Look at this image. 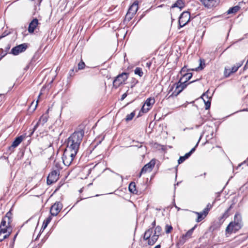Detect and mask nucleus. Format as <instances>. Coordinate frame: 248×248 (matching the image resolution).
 Returning a JSON list of instances; mask_svg holds the SVG:
<instances>
[{"label": "nucleus", "mask_w": 248, "mask_h": 248, "mask_svg": "<svg viewBox=\"0 0 248 248\" xmlns=\"http://www.w3.org/2000/svg\"><path fill=\"white\" fill-rule=\"evenodd\" d=\"M13 214L10 209L2 217L0 224V242L8 238L12 231Z\"/></svg>", "instance_id": "nucleus-1"}, {"label": "nucleus", "mask_w": 248, "mask_h": 248, "mask_svg": "<svg viewBox=\"0 0 248 248\" xmlns=\"http://www.w3.org/2000/svg\"><path fill=\"white\" fill-rule=\"evenodd\" d=\"M84 135V131L83 130L75 131L68 138L66 148L78 152Z\"/></svg>", "instance_id": "nucleus-2"}, {"label": "nucleus", "mask_w": 248, "mask_h": 248, "mask_svg": "<svg viewBox=\"0 0 248 248\" xmlns=\"http://www.w3.org/2000/svg\"><path fill=\"white\" fill-rule=\"evenodd\" d=\"M162 233L161 227L157 225L154 231L152 230V228H149L146 230L143 236V240L146 242V244L148 245L153 246Z\"/></svg>", "instance_id": "nucleus-3"}, {"label": "nucleus", "mask_w": 248, "mask_h": 248, "mask_svg": "<svg viewBox=\"0 0 248 248\" xmlns=\"http://www.w3.org/2000/svg\"><path fill=\"white\" fill-rule=\"evenodd\" d=\"M243 226L242 216L239 212H237L234 216L233 221L230 222L225 229V236L229 237L232 234L237 232Z\"/></svg>", "instance_id": "nucleus-4"}, {"label": "nucleus", "mask_w": 248, "mask_h": 248, "mask_svg": "<svg viewBox=\"0 0 248 248\" xmlns=\"http://www.w3.org/2000/svg\"><path fill=\"white\" fill-rule=\"evenodd\" d=\"M77 153V152L66 148L62 157L63 164L66 166H69L73 161Z\"/></svg>", "instance_id": "nucleus-5"}, {"label": "nucleus", "mask_w": 248, "mask_h": 248, "mask_svg": "<svg viewBox=\"0 0 248 248\" xmlns=\"http://www.w3.org/2000/svg\"><path fill=\"white\" fill-rule=\"evenodd\" d=\"M188 84H186V81H183V78H181L179 81L173 85L169 91V93L172 91L173 89L174 90L170 95L169 97L172 96H177L186 87Z\"/></svg>", "instance_id": "nucleus-6"}, {"label": "nucleus", "mask_w": 248, "mask_h": 248, "mask_svg": "<svg viewBox=\"0 0 248 248\" xmlns=\"http://www.w3.org/2000/svg\"><path fill=\"white\" fill-rule=\"evenodd\" d=\"M129 73L123 72L116 77L113 81V86L115 88H117L122 84H124L129 77Z\"/></svg>", "instance_id": "nucleus-7"}, {"label": "nucleus", "mask_w": 248, "mask_h": 248, "mask_svg": "<svg viewBox=\"0 0 248 248\" xmlns=\"http://www.w3.org/2000/svg\"><path fill=\"white\" fill-rule=\"evenodd\" d=\"M190 19V13L188 11H184L180 15L178 22L179 27L178 28L183 27L186 25Z\"/></svg>", "instance_id": "nucleus-8"}, {"label": "nucleus", "mask_w": 248, "mask_h": 248, "mask_svg": "<svg viewBox=\"0 0 248 248\" xmlns=\"http://www.w3.org/2000/svg\"><path fill=\"white\" fill-rule=\"evenodd\" d=\"M138 9L139 2L136 0L129 7L125 16V18H127L128 21H130L136 14Z\"/></svg>", "instance_id": "nucleus-9"}, {"label": "nucleus", "mask_w": 248, "mask_h": 248, "mask_svg": "<svg viewBox=\"0 0 248 248\" xmlns=\"http://www.w3.org/2000/svg\"><path fill=\"white\" fill-rule=\"evenodd\" d=\"M155 159H152L149 163L145 165L140 170L139 174L140 177L142 174L152 171L155 164Z\"/></svg>", "instance_id": "nucleus-10"}, {"label": "nucleus", "mask_w": 248, "mask_h": 248, "mask_svg": "<svg viewBox=\"0 0 248 248\" xmlns=\"http://www.w3.org/2000/svg\"><path fill=\"white\" fill-rule=\"evenodd\" d=\"M197 227V225H195L193 227L189 230L185 234L182 235L179 240L178 244L183 245L187 240L192 237L194 230Z\"/></svg>", "instance_id": "nucleus-11"}, {"label": "nucleus", "mask_w": 248, "mask_h": 248, "mask_svg": "<svg viewBox=\"0 0 248 248\" xmlns=\"http://www.w3.org/2000/svg\"><path fill=\"white\" fill-rule=\"evenodd\" d=\"M28 47V44L23 43L14 47L11 51L10 53L14 55H17L19 53L24 52Z\"/></svg>", "instance_id": "nucleus-12"}, {"label": "nucleus", "mask_w": 248, "mask_h": 248, "mask_svg": "<svg viewBox=\"0 0 248 248\" xmlns=\"http://www.w3.org/2000/svg\"><path fill=\"white\" fill-rule=\"evenodd\" d=\"M60 172L56 170H52L47 177V184L48 185H51L54 183H55L59 178Z\"/></svg>", "instance_id": "nucleus-13"}, {"label": "nucleus", "mask_w": 248, "mask_h": 248, "mask_svg": "<svg viewBox=\"0 0 248 248\" xmlns=\"http://www.w3.org/2000/svg\"><path fill=\"white\" fill-rule=\"evenodd\" d=\"M155 103V100L154 97H149L146 99L144 104L143 105L141 110L143 113H147Z\"/></svg>", "instance_id": "nucleus-14"}, {"label": "nucleus", "mask_w": 248, "mask_h": 248, "mask_svg": "<svg viewBox=\"0 0 248 248\" xmlns=\"http://www.w3.org/2000/svg\"><path fill=\"white\" fill-rule=\"evenodd\" d=\"M62 208V204L60 202H56L51 207L50 212L52 216H56Z\"/></svg>", "instance_id": "nucleus-15"}, {"label": "nucleus", "mask_w": 248, "mask_h": 248, "mask_svg": "<svg viewBox=\"0 0 248 248\" xmlns=\"http://www.w3.org/2000/svg\"><path fill=\"white\" fill-rule=\"evenodd\" d=\"M40 23L37 18H34L29 23L28 31L30 34L34 33L36 29H39Z\"/></svg>", "instance_id": "nucleus-16"}, {"label": "nucleus", "mask_w": 248, "mask_h": 248, "mask_svg": "<svg viewBox=\"0 0 248 248\" xmlns=\"http://www.w3.org/2000/svg\"><path fill=\"white\" fill-rule=\"evenodd\" d=\"M48 109L45 114H43L39 118L38 121L33 127V131H35L39 126H44L48 119Z\"/></svg>", "instance_id": "nucleus-17"}, {"label": "nucleus", "mask_w": 248, "mask_h": 248, "mask_svg": "<svg viewBox=\"0 0 248 248\" xmlns=\"http://www.w3.org/2000/svg\"><path fill=\"white\" fill-rule=\"evenodd\" d=\"M242 63H237L236 64L234 65L232 68H225L224 75L225 77H229L232 74H233L236 72L239 68H240L242 65Z\"/></svg>", "instance_id": "nucleus-18"}, {"label": "nucleus", "mask_w": 248, "mask_h": 248, "mask_svg": "<svg viewBox=\"0 0 248 248\" xmlns=\"http://www.w3.org/2000/svg\"><path fill=\"white\" fill-rule=\"evenodd\" d=\"M204 6L211 8L218 5L220 0H200Z\"/></svg>", "instance_id": "nucleus-19"}, {"label": "nucleus", "mask_w": 248, "mask_h": 248, "mask_svg": "<svg viewBox=\"0 0 248 248\" xmlns=\"http://www.w3.org/2000/svg\"><path fill=\"white\" fill-rule=\"evenodd\" d=\"M201 137H200V139L199 140L198 142L196 144V146L193 148L190 152L185 154V155L180 156L179 157V159L178 160V162L179 164H181L183 162L185 161L186 159H187L191 155V154L195 151V148L198 146V144L200 141V140L201 139Z\"/></svg>", "instance_id": "nucleus-20"}, {"label": "nucleus", "mask_w": 248, "mask_h": 248, "mask_svg": "<svg viewBox=\"0 0 248 248\" xmlns=\"http://www.w3.org/2000/svg\"><path fill=\"white\" fill-rule=\"evenodd\" d=\"M26 135H22L20 136L16 137L14 141L13 142L12 144L11 145L12 147L16 148L17 147L21 142L25 139Z\"/></svg>", "instance_id": "nucleus-21"}, {"label": "nucleus", "mask_w": 248, "mask_h": 248, "mask_svg": "<svg viewBox=\"0 0 248 248\" xmlns=\"http://www.w3.org/2000/svg\"><path fill=\"white\" fill-rule=\"evenodd\" d=\"M196 215H197V217L196 219L197 222H200L203 220L208 215V214L204 211L201 212H194Z\"/></svg>", "instance_id": "nucleus-22"}, {"label": "nucleus", "mask_w": 248, "mask_h": 248, "mask_svg": "<svg viewBox=\"0 0 248 248\" xmlns=\"http://www.w3.org/2000/svg\"><path fill=\"white\" fill-rule=\"evenodd\" d=\"M128 188L129 191L134 194L140 195V192L137 189L136 185L134 182L130 183Z\"/></svg>", "instance_id": "nucleus-23"}, {"label": "nucleus", "mask_w": 248, "mask_h": 248, "mask_svg": "<svg viewBox=\"0 0 248 248\" xmlns=\"http://www.w3.org/2000/svg\"><path fill=\"white\" fill-rule=\"evenodd\" d=\"M202 98L203 100H207V101L206 102L205 109H209L210 108V106H211V102L212 98H211V97L208 96L207 92L205 93H204L202 94Z\"/></svg>", "instance_id": "nucleus-24"}, {"label": "nucleus", "mask_w": 248, "mask_h": 248, "mask_svg": "<svg viewBox=\"0 0 248 248\" xmlns=\"http://www.w3.org/2000/svg\"><path fill=\"white\" fill-rule=\"evenodd\" d=\"M232 206H231L227 210L225 211L224 214L218 218V220L220 224H222L223 223L224 219H226L229 217L230 214L229 212Z\"/></svg>", "instance_id": "nucleus-25"}, {"label": "nucleus", "mask_w": 248, "mask_h": 248, "mask_svg": "<svg viewBox=\"0 0 248 248\" xmlns=\"http://www.w3.org/2000/svg\"><path fill=\"white\" fill-rule=\"evenodd\" d=\"M192 77V74L191 73H185L183 75V77L182 78H183V81H186V84H189L191 83H192L194 81H195L196 80H193L190 82L187 83L188 81L190 80V79Z\"/></svg>", "instance_id": "nucleus-26"}, {"label": "nucleus", "mask_w": 248, "mask_h": 248, "mask_svg": "<svg viewBox=\"0 0 248 248\" xmlns=\"http://www.w3.org/2000/svg\"><path fill=\"white\" fill-rule=\"evenodd\" d=\"M185 6V3L184 0H177L175 3H174L172 6V8L178 7L180 9H182Z\"/></svg>", "instance_id": "nucleus-27"}, {"label": "nucleus", "mask_w": 248, "mask_h": 248, "mask_svg": "<svg viewBox=\"0 0 248 248\" xmlns=\"http://www.w3.org/2000/svg\"><path fill=\"white\" fill-rule=\"evenodd\" d=\"M5 36L2 35L0 36V43L6 42L7 43L6 44V46L4 47V51L8 53V51L10 49L11 45L9 44V42L8 40H3L2 41V39Z\"/></svg>", "instance_id": "nucleus-28"}, {"label": "nucleus", "mask_w": 248, "mask_h": 248, "mask_svg": "<svg viewBox=\"0 0 248 248\" xmlns=\"http://www.w3.org/2000/svg\"><path fill=\"white\" fill-rule=\"evenodd\" d=\"M240 9V7L239 5H236L234 7L230 8L227 11L228 14H235Z\"/></svg>", "instance_id": "nucleus-29"}, {"label": "nucleus", "mask_w": 248, "mask_h": 248, "mask_svg": "<svg viewBox=\"0 0 248 248\" xmlns=\"http://www.w3.org/2000/svg\"><path fill=\"white\" fill-rule=\"evenodd\" d=\"M211 150L212 154L214 155H217L223 151L222 148L218 146L213 147Z\"/></svg>", "instance_id": "nucleus-30"}, {"label": "nucleus", "mask_w": 248, "mask_h": 248, "mask_svg": "<svg viewBox=\"0 0 248 248\" xmlns=\"http://www.w3.org/2000/svg\"><path fill=\"white\" fill-rule=\"evenodd\" d=\"M54 170H56L58 171H59L62 169V167L61 165V162L60 161H58L56 160L54 161Z\"/></svg>", "instance_id": "nucleus-31"}, {"label": "nucleus", "mask_w": 248, "mask_h": 248, "mask_svg": "<svg viewBox=\"0 0 248 248\" xmlns=\"http://www.w3.org/2000/svg\"><path fill=\"white\" fill-rule=\"evenodd\" d=\"M216 202V200H215L212 204L210 203H208L206 205V207L203 210V211H205L207 214H208L210 210L212 208L214 203Z\"/></svg>", "instance_id": "nucleus-32"}, {"label": "nucleus", "mask_w": 248, "mask_h": 248, "mask_svg": "<svg viewBox=\"0 0 248 248\" xmlns=\"http://www.w3.org/2000/svg\"><path fill=\"white\" fill-rule=\"evenodd\" d=\"M134 73L136 75H138L140 77H141L143 75V72L142 71V68L140 67H136L134 70Z\"/></svg>", "instance_id": "nucleus-33"}, {"label": "nucleus", "mask_w": 248, "mask_h": 248, "mask_svg": "<svg viewBox=\"0 0 248 248\" xmlns=\"http://www.w3.org/2000/svg\"><path fill=\"white\" fill-rule=\"evenodd\" d=\"M200 66L197 68H196L195 69H192L191 70L192 71H197L198 70H202L203 68V66H202V63L203 64V66H205V63H204V60L203 59H200Z\"/></svg>", "instance_id": "nucleus-34"}, {"label": "nucleus", "mask_w": 248, "mask_h": 248, "mask_svg": "<svg viewBox=\"0 0 248 248\" xmlns=\"http://www.w3.org/2000/svg\"><path fill=\"white\" fill-rule=\"evenodd\" d=\"M85 67V64L82 60L80 61V62L78 63V69H76L75 72H77L78 70H82Z\"/></svg>", "instance_id": "nucleus-35"}, {"label": "nucleus", "mask_w": 248, "mask_h": 248, "mask_svg": "<svg viewBox=\"0 0 248 248\" xmlns=\"http://www.w3.org/2000/svg\"><path fill=\"white\" fill-rule=\"evenodd\" d=\"M173 230V228L170 224H166L165 227V232L167 234L170 233Z\"/></svg>", "instance_id": "nucleus-36"}, {"label": "nucleus", "mask_w": 248, "mask_h": 248, "mask_svg": "<svg viewBox=\"0 0 248 248\" xmlns=\"http://www.w3.org/2000/svg\"><path fill=\"white\" fill-rule=\"evenodd\" d=\"M139 83V81L135 78H131V81L130 82V87L133 88L138 83Z\"/></svg>", "instance_id": "nucleus-37"}, {"label": "nucleus", "mask_w": 248, "mask_h": 248, "mask_svg": "<svg viewBox=\"0 0 248 248\" xmlns=\"http://www.w3.org/2000/svg\"><path fill=\"white\" fill-rule=\"evenodd\" d=\"M135 115V111L131 112L129 114H127L125 119V121L127 122L131 121L134 118Z\"/></svg>", "instance_id": "nucleus-38"}, {"label": "nucleus", "mask_w": 248, "mask_h": 248, "mask_svg": "<svg viewBox=\"0 0 248 248\" xmlns=\"http://www.w3.org/2000/svg\"><path fill=\"white\" fill-rule=\"evenodd\" d=\"M7 54V53L2 49H0V60H1L2 58H3Z\"/></svg>", "instance_id": "nucleus-39"}, {"label": "nucleus", "mask_w": 248, "mask_h": 248, "mask_svg": "<svg viewBox=\"0 0 248 248\" xmlns=\"http://www.w3.org/2000/svg\"><path fill=\"white\" fill-rule=\"evenodd\" d=\"M50 220H51L50 217L47 218L46 219V222H44L43 227H44V228H46V226L47 225V224L50 222Z\"/></svg>", "instance_id": "nucleus-40"}, {"label": "nucleus", "mask_w": 248, "mask_h": 248, "mask_svg": "<svg viewBox=\"0 0 248 248\" xmlns=\"http://www.w3.org/2000/svg\"><path fill=\"white\" fill-rule=\"evenodd\" d=\"M75 69L73 68V69H71L69 72V76L70 77H73L75 75Z\"/></svg>", "instance_id": "nucleus-41"}, {"label": "nucleus", "mask_w": 248, "mask_h": 248, "mask_svg": "<svg viewBox=\"0 0 248 248\" xmlns=\"http://www.w3.org/2000/svg\"><path fill=\"white\" fill-rule=\"evenodd\" d=\"M156 227V221L155 219H154V220H153L151 224V227H150V228H152V230L154 231V229H155Z\"/></svg>", "instance_id": "nucleus-42"}, {"label": "nucleus", "mask_w": 248, "mask_h": 248, "mask_svg": "<svg viewBox=\"0 0 248 248\" xmlns=\"http://www.w3.org/2000/svg\"><path fill=\"white\" fill-rule=\"evenodd\" d=\"M17 233H16V234L15 235L13 240L12 241V242H11V243L10 244V248H14L15 239L16 238V237L17 236Z\"/></svg>", "instance_id": "nucleus-43"}, {"label": "nucleus", "mask_w": 248, "mask_h": 248, "mask_svg": "<svg viewBox=\"0 0 248 248\" xmlns=\"http://www.w3.org/2000/svg\"><path fill=\"white\" fill-rule=\"evenodd\" d=\"M128 90L127 91V92L125 93H124L122 95V97H121V100L122 101L127 96V95L128 94Z\"/></svg>", "instance_id": "nucleus-44"}, {"label": "nucleus", "mask_w": 248, "mask_h": 248, "mask_svg": "<svg viewBox=\"0 0 248 248\" xmlns=\"http://www.w3.org/2000/svg\"><path fill=\"white\" fill-rule=\"evenodd\" d=\"M186 65H185L182 68L181 71H180V73L181 75H183V73H185L186 71Z\"/></svg>", "instance_id": "nucleus-45"}, {"label": "nucleus", "mask_w": 248, "mask_h": 248, "mask_svg": "<svg viewBox=\"0 0 248 248\" xmlns=\"http://www.w3.org/2000/svg\"><path fill=\"white\" fill-rule=\"evenodd\" d=\"M154 248H161V245L160 244L155 246Z\"/></svg>", "instance_id": "nucleus-46"}, {"label": "nucleus", "mask_w": 248, "mask_h": 248, "mask_svg": "<svg viewBox=\"0 0 248 248\" xmlns=\"http://www.w3.org/2000/svg\"><path fill=\"white\" fill-rule=\"evenodd\" d=\"M204 102V104H205V108L206 107V102L207 101V100H203Z\"/></svg>", "instance_id": "nucleus-47"}, {"label": "nucleus", "mask_w": 248, "mask_h": 248, "mask_svg": "<svg viewBox=\"0 0 248 248\" xmlns=\"http://www.w3.org/2000/svg\"><path fill=\"white\" fill-rule=\"evenodd\" d=\"M38 100H37L36 101V105H35V108L37 107V105H38Z\"/></svg>", "instance_id": "nucleus-48"}, {"label": "nucleus", "mask_w": 248, "mask_h": 248, "mask_svg": "<svg viewBox=\"0 0 248 248\" xmlns=\"http://www.w3.org/2000/svg\"><path fill=\"white\" fill-rule=\"evenodd\" d=\"M41 93H40L39 96H38V97H40V95H41Z\"/></svg>", "instance_id": "nucleus-49"}, {"label": "nucleus", "mask_w": 248, "mask_h": 248, "mask_svg": "<svg viewBox=\"0 0 248 248\" xmlns=\"http://www.w3.org/2000/svg\"><path fill=\"white\" fill-rule=\"evenodd\" d=\"M1 97H2V95L0 94V98H1Z\"/></svg>", "instance_id": "nucleus-50"}]
</instances>
